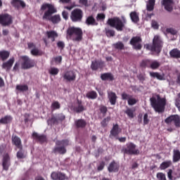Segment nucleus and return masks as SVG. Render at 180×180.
Here are the masks:
<instances>
[{
	"mask_svg": "<svg viewBox=\"0 0 180 180\" xmlns=\"http://www.w3.org/2000/svg\"><path fill=\"white\" fill-rule=\"evenodd\" d=\"M46 9L48 10L46 11ZM41 11H46L42 17L43 20H49L53 25H57L61 22V17L60 15H54V13H57V8L54 7V5L50 4H44L41 6Z\"/></svg>",
	"mask_w": 180,
	"mask_h": 180,
	"instance_id": "obj_1",
	"label": "nucleus"
},
{
	"mask_svg": "<svg viewBox=\"0 0 180 180\" xmlns=\"http://www.w3.org/2000/svg\"><path fill=\"white\" fill-rule=\"evenodd\" d=\"M162 46H164V41H162L161 37L155 35L153 39V44H146L144 47L148 51L160 54L162 50Z\"/></svg>",
	"mask_w": 180,
	"mask_h": 180,
	"instance_id": "obj_2",
	"label": "nucleus"
},
{
	"mask_svg": "<svg viewBox=\"0 0 180 180\" xmlns=\"http://www.w3.org/2000/svg\"><path fill=\"white\" fill-rule=\"evenodd\" d=\"M152 108L158 113H164L165 112V106H167V99L161 98L160 95L157 96V99L154 97L150 98Z\"/></svg>",
	"mask_w": 180,
	"mask_h": 180,
	"instance_id": "obj_3",
	"label": "nucleus"
},
{
	"mask_svg": "<svg viewBox=\"0 0 180 180\" xmlns=\"http://www.w3.org/2000/svg\"><path fill=\"white\" fill-rule=\"evenodd\" d=\"M67 37L72 41H82L84 32L82 29L77 27H69L66 32Z\"/></svg>",
	"mask_w": 180,
	"mask_h": 180,
	"instance_id": "obj_4",
	"label": "nucleus"
},
{
	"mask_svg": "<svg viewBox=\"0 0 180 180\" xmlns=\"http://www.w3.org/2000/svg\"><path fill=\"white\" fill-rule=\"evenodd\" d=\"M127 23L126 19H123V21L120 18H109L107 21V24L111 27H115L117 32H123L124 29V25Z\"/></svg>",
	"mask_w": 180,
	"mask_h": 180,
	"instance_id": "obj_5",
	"label": "nucleus"
},
{
	"mask_svg": "<svg viewBox=\"0 0 180 180\" xmlns=\"http://www.w3.org/2000/svg\"><path fill=\"white\" fill-rule=\"evenodd\" d=\"M56 147L53 148L52 153L54 154H60L62 155H64L67 153V149L65 147H68V146H70V140L68 139H63V140H58L56 142Z\"/></svg>",
	"mask_w": 180,
	"mask_h": 180,
	"instance_id": "obj_6",
	"label": "nucleus"
},
{
	"mask_svg": "<svg viewBox=\"0 0 180 180\" xmlns=\"http://www.w3.org/2000/svg\"><path fill=\"white\" fill-rule=\"evenodd\" d=\"M21 70H30L36 66V61L27 56H20Z\"/></svg>",
	"mask_w": 180,
	"mask_h": 180,
	"instance_id": "obj_7",
	"label": "nucleus"
},
{
	"mask_svg": "<svg viewBox=\"0 0 180 180\" xmlns=\"http://www.w3.org/2000/svg\"><path fill=\"white\" fill-rule=\"evenodd\" d=\"M126 146L127 148H124L122 150L124 154H127V155H139L140 154V150L136 148V146L133 142H129Z\"/></svg>",
	"mask_w": 180,
	"mask_h": 180,
	"instance_id": "obj_8",
	"label": "nucleus"
},
{
	"mask_svg": "<svg viewBox=\"0 0 180 180\" xmlns=\"http://www.w3.org/2000/svg\"><path fill=\"white\" fill-rule=\"evenodd\" d=\"M84 18V11L81 8H75L70 14V19L74 23H79L82 22Z\"/></svg>",
	"mask_w": 180,
	"mask_h": 180,
	"instance_id": "obj_9",
	"label": "nucleus"
},
{
	"mask_svg": "<svg viewBox=\"0 0 180 180\" xmlns=\"http://www.w3.org/2000/svg\"><path fill=\"white\" fill-rule=\"evenodd\" d=\"M13 23V18L8 13L0 14V25L1 26H11Z\"/></svg>",
	"mask_w": 180,
	"mask_h": 180,
	"instance_id": "obj_10",
	"label": "nucleus"
},
{
	"mask_svg": "<svg viewBox=\"0 0 180 180\" xmlns=\"http://www.w3.org/2000/svg\"><path fill=\"white\" fill-rule=\"evenodd\" d=\"M165 123L166 124H171V123H173L176 129H179L180 116L178 115H172L165 120Z\"/></svg>",
	"mask_w": 180,
	"mask_h": 180,
	"instance_id": "obj_11",
	"label": "nucleus"
},
{
	"mask_svg": "<svg viewBox=\"0 0 180 180\" xmlns=\"http://www.w3.org/2000/svg\"><path fill=\"white\" fill-rule=\"evenodd\" d=\"M142 41H143V39H141V37L136 36V37H133L129 41V44L132 46L134 50H141V49H143V45L141 44Z\"/></svg>",
	"mask_w": 180,
	"mask_h": 180,
	"instance_id": "obj_12",
	"label": "nucleus"
},
{
	"mask_svg": "<svg viewBox=\"0 0 180 180\" xmlns=\"http://www.w3.org/2000/svg\"><path fill=\"white\" fill-rule=\"evenodd\" d=\"M1 166L3 167V171H9V167H11V156L9 153H5L3 155Z\"/></svg>",
	"mask_w": 180,
	"mask_h": 180,
	"instance_id": "obj_13",
	"label": "nucleus"
},
{
	"mask_svg": "<svg viewBox=\"0 0 180 180\" xmlns=\"http://www.w3.org/2000/svg\"><path fill=\"white\" fill-rule=\"evenodd\" d=\"M51 178L53 180H68V176L61 172H53Z\"/></svg>",
	"mask_w": 180,
	"mask_h": 180,
	"instance_id": "obj_14",
	"label": "nucleus"
},
{
	"mask_svg": "<svg viewBox=\"0 0 180 180\" xmlns=\"http://www.w3.org/2000/svg\"><path fill=\"white\" fill-rule=\"evenodd\" d=\"M162 5L165 6V11H167V12H172V11H174V5H175V3L174 2V0H162Z\"/></svg>",
	"mask_w": 180,
	"mask_h": 180,
	"instance_id": "obj_15",
	"label": "nucleus"
},
{
	"mask_svg": "<svg viewBox=\"0 0 180 180\" xmlns=\"http://www.w3.org/2000/svg\"><path fill=\"white\" fill-rule=\"evenodd\" d=\"M14 63H15V58H11L6 62L3 63L1 65V68L3 70H6V71L8 72V71H11V69L12 68V66L13 65Z\"/></svg>",
	"mask_w": 180,
	"mask_h": 180,
	"instance_id": "obj_16",
	"label": "nucleus"
},
{
	"mask_svg": "<svg viewBox=\"0 0 180 180\" xmlns=\"http://www.w3.org/2000/svg\"><path fill=\"white\" fill-rule=\"evenodd\" d=\"M32 137L34 140H37V141H39L41 144L47 141V136L46 135H39L37 132H33Z\"/></svg>",
	"mask_w": 180,
	"mask_h": 180,
	"instance_id": "obj_17",
	"label": "nucleus"
},
{
	"mask_svg": "<svg viewBox=\"0 0 180 180\" xmlns=\"http://www.w3.org/2000/svg\"><path fill=\"white\" fill-rule=\"evenodd\" d=\"M77 78V75L73 71H67L63 75V79L68 81V82H71V81H74Z\"/></svg>",
	"mask_w": 180,
	"mask_h": 180,
	"instance_id": "obj_18",
	"label": "nucleus"
},
{
	"mask_svg": "<svg viewBox=\"0 0 180 180\" xmlns=\"http://www.w3.org/2000/svg\"><path fill=\"white\" fill-rule=\"evenodd\" d=\"M103 61L96 60L91 62V68L92 71H97L99 68H103Z\"/></svg>",
	"mask_w": 180,
	"mask_h": 180,
	"instance_id": "obj_19",
	"label": "nucleus"
},
{
	"mask_svg": "<svg viewBox=\"0 0 180 180\" xmlns=\"http://www.w3.org/2000/svg\"><path fill=\"white\" fill-rule=\"evenodd\" d=\"M108 98L110 105H116V102H117V95H116V93L112 91H108Z\"/></svg>",
	"mask_w": 180,
	"mask_h": 180,
	"instance_id": "obj_20",
	"label": "nucleus"
},
{
	"mask_svg": "<svg viewBox=\"0 0 180 180\" xmlns=\"http://www.w3.org/2000/svg\"><path fill=\"white\" fill-rule=\"evenodd\" d=\"M11 4L16 9H19L20 7L22 8H26V3L22 0H12Z\"/></svg>",
	"mask_w": 180,
	"mask_h": 180,
	"instance_id": "obj_21",
	"label": "nucleus"
},
{
	"mask_svg": "<svg viewBox=\"0 0 180 180\" xmlns=\"http://www.w3.org/2000/svg\"><path fill=\"white\" fill-rule=\"evenodd\" d=\"M85 24L87 26H98V22H96V20L95 19V17L94 15H89L86 20H85Z\"/></svg>",
	"mask_w": 180,
	"mask_h": 180,
	"instance_id": "obj_22",
	"label": "nucleus"
},
{
	"mask_svg": "<svg viewBox=\"0 0 180 180\" xmlns=\"http://www.w3.org/2000/svg\"><path fill=\"white\" fill-rule=\"evenodd\" d=\"M12 144L15 146L17 148H23V145H22V140L18 136H12Z\"/></svg>",
	"mask_w": 180,
	"mask_h": 180,
	"instance_id": "obj_23",
	"label": "nucleus"
},
{
	"mask_svg": "<svg viewBox=\"0 0 180 180\" xmlns=\"http://www.w3.org/2000/svg\"><path fill=\"white\" fill-rule=\"evenodd\" d=\"M75 126L77 129H85L86 127V121L84 119L76 120Z\"/></svg>",
	"mask_w": 180,
	"mask_h": 180,
	"instance_id": "obj_24",
	"label": "nucleus"
},
{
	"mask_svg": "<svg viewBox=\"0 0 180 180\" xmlns=\"http://www.w3.org/2000/svg\"><path fill=\"white\" fill-rule=\"evenodd\" d=\"M108 171V172H117L119 171V165L115 160L110 163Z\"/></svg>",
	"mask_w": 180,
	"mask_h": 180,
	"instance_id": "obj_25",
	"label": "nucleus"
},
{
	"mask_svg": "<svg viewBox=\"0 0 180 180\" xmlns=\"http://www.w3.org/2000/svg\"><path fill=\"white\" fill-rule=\"evenodd\" d=\"M46 36L48 39H51V41H56V39L58 37V33L54 30L47 31Z\"/></svg>",
	"mask_w": 180,
	"mask_h": 180,
	"instance_id": "obj_26",
	"label": "nucleus"
},
{
	"mask_svg": "<svg viewBox=\"0 0 180 180\" xmlns=\"http://www.w3.org/2000/svg\"><path fill=\"white\" fill-rule=\"evenodd\" d=\"M13 117L11 115H6L0 119V124H9L12 122Z\"/></svg>",
	"mask_w": 180,
	"mask_h": 180,
	"instance_id": "obj_27",
	"label": "nucleus"
},
{
	"mask_svg": "<svg viewBox=\"0 0 180 180\" xmlns=\"http://www.w3.org/2000/svg\"><path fill=\"white\" fill-rule=\"evenodd\" d=\"M120 131H122V129L119 128V124H116L113 125L112 129L110 131L111 136H113V137H116V136H119Z\"/></svg>",
	"mask_w": 180,
	"mask_h": 180,
	"instance_id": "obj_28",
	"label": "nucleus"
},
{
	"mask_svg": "<svg viewBox=\"0 0 180 180\" xmlns=\"http://www.w3.org/2000/svg\"><path fill=\"white\" fill-rule=\"evenodd\" d=\"M73 110L76 112V113H81V112H84L85 110V108L82 105V101L77 100V106L73 108Z\"/></svg>",
	"mask_w": 180,
	"mask_h": 180,
	"instance_id": "obj_29",
	"label": "nucleus"
},
{
	"mask_svg": "<svg viewBox=\"0 0 180 180\" xmlns=\"http://www.w3.org/2000/svg\"><path fill=\"white\" fill-rule=\"evenodd\" d=\"M150 76L152 77V78H157L159 81H164V79H165L164 74L161 75L158 72H150Z\"/></svg>",
	"mask_w": 180,
	"mask_h": 180,
	"instance_id": "obj_30",
	"label": "nucleus"
},
{
	"mask_svg": "<svg viewBox=\"0 0 180 180\" xmlns=\"http://www.w3.org/2000/svg\"><path fill=\"white\" fill-rule=\"evenodd\" d=\"M101 78L102 81H113L115 79V77H113V75H112L110 72H106L101 74Z\"/></svg>",
	"mask_w": 180,
	"mask_h": 180,
	"instance_id": "obj_31",
	"label": "nucleus"
},
{
	"mask_svg": "<svg viewBox=\"0 0 180 180\" xmlns=\"http://www.w3.org/2000/svg\"><path fill=\"white\" fill-rule=\"evenodd\" d=\"M9 56H11V53L8 51H0V60L1 61H6L8 58H9Z\"/></svg>",
	"mask_w": 180,
	"mask_h": 180,
	"instance_id": "obj_32",
	"label": "nucleus"
},
{
	"mask_svg": "<svg viewBox=\"0 0 180 180\" xmlns=\"http://www.w3.org/2000/svg\"><path fill=\"white\" fill-rule=\"evenodd\" d=\"M173 162H179L180 161V151L179 149L173 150Z\"/></svg>",
	"mask_w": 180,
	"mask_h": 180,
	"instance_id": "obj_33",
	"label": "nucleus"
},
{
	"mask_svg": "<svg viewBox=\"0 0 180 180\" xmlns=\"http://www.w3.org/2000/svg\"><path fill=\"white\" fill-rule=\"evenodd\" d=\"M154 6H155V0H148L146 4V11L148 12H153L154 11Z\"/></svg>",
	"mask_w": 180,
	"mask_h": 180,
	"instance_id": "obj_34",
	"label": "nucleus"
},
{
	"mask_svg": "<svg viewBox=\"0 0 180 180\" xmlns=\"http://www.w3.org/2000/svg\"><path fill=\"white\" fill-rule=\"evenodd\" d=\"M169 56L172 58H180V51L178 49H174L169 51Z\"/></svg>",
	"mask_w": 180,
	"mask_h": 180,
	"instance_id": "obj_35",
	"label": "nucleus"
},
{
	"mask_svg": "<svg viewBox=\"0 0 180 180\" xmlns=\"http://www.w3.org/2000/svg\"><path fill=\"white\" fill-rule=\"evenodd\" d=\"M130 18L131 21L134 23H138V22L140 21V18H139V14H137V12L136 11H132L129 14Z\"/></svg>",
	"mask_w": 180,
	"mask_h": 180,
	"instance_id": "obj_36",
	"label": "nucleus"
},
{
	"mask_svg": "<svg viewBox=\"0 0 180 180\" xmlns=\"http://www.w3.org/2000/svg\"><path fill=\"white\" fill-rule=\"evenodd\" d=\"M15 89L20 92H26V91H29V86L27 84H18Z\"/></svg>",
	"mask_w": 180,
	"mask_h": 180,
	"instance_id": "obj_37",
	"label": "nucleus"
},
{
	"mask_svg": "<svg viewBox=\"0 0 180 180\" xmlns=\"http://www.w3.org/2000/svg\"><path fill=\"white\" fill-rule=\"evenodd\" d=\"M136 112L135 110H133L131 108H127V110L124 111L125 115L128 116L129 119H134V112Z\"/></svg>",
	"mask_w": 180,
	"mask_h": 180,
	"instance_id": "obj_38",
	"label": "nucleus"
},
{
	"mask_svg": "<svg viewBox=\"0 0 180 180\" xmlns=\"http://www.w3.org/2000/svg\"><path fill=\"white\" fill-rule=\"evenodd\" d=\"M161 67V63L158 62V60H153L150 62V68L151 70H158Z\"/></svg>",
	"mask_w": 180,
	"mask_h": 180,
	"instance_id": "obj_39",
	"label": "nucleus"
},
{
	"mask_svg": "<svg viewBox=\"0 0 180 180\" xmlns=\"http://www.w3.org/2000/svg\"><path fill=\"white\" fill-rule=\"evenodd\" d=\"M172 165V161L167 160L160 164V168L161 169H167V168H169Z\"/></svg>",
	"mask_w": 180,
	"mask_h": 180,
	"instance_id": "obj_40",
	"label": "nucleus"
},
{
	"mask_svg": "<svg viewBox=\"0 0 180 180\" xmlns=\"http://www.w3.org/2000/svg\"><path fill=\"white\" fill-rule=\"evenodd\" d=\"M20 149L16 154V157L17 158H18V160H23V158H26V153H25V150L22 148H18Z\"/></svg>",
	"mask_w": 180,
	"mask_h": 180,
	"instance_id": "obj_41",
	"label": "nucleus"
},
{
	"mask_svg": "<svg viewBox=\"0 0 180 180\" xmlns=\"http://www.w3.org/2000/svg\"><path fill=\"white\" fill-rule=\"evenodd\" d=\"M86 96L88 99H96L98 98V93L95 91H89Z\"/></svg>",
	"mask_w": 180,
	"mask_h": 180,
	"instance_id": "obj_42",
	"label": "nucleus"
},
{
	"mask_svg": "<svg viewBox=\"0 0 180 180\" xmlns=\"http://www.w3.org/2000/svg\"><path fill=\"white\" fill-rule=\"evenodd\" d=\"M31 54L32 56L37 57V56H43V52L39 50V48L35 47L31 50Z\"/></svg>",
	"mask_w": 180,
	"mask_h": 180,
	"instance_id": "obj_43",
	"label": "nucleus"
},
{
	"mask_svg": "<svg viewBox=\"0 0 180 180\" xmlns=\"http://www.w3.org/2000/svg\"><path fill=\"white\" fill-rule=\"evenodd\" d=\"M61 108V105L58 101H53L51 105V110H57Z\"/></svg>",
	"mask_w": 180,
	"mask_h": 180,
	"instance_id": "obj_44",
	"label": "nucleus"
},
{
	"mask_svg": "<svg viewBox=\"0 0 180 180\" xmlns=\"http://www.w3.org/2000/svg\"><path fill=\"white\" fill-rule=\"evenodd\" d=\"M115 30L105 28V34L107 37H113L115 36Z\"/></svg>",
	"mask_w": 180,
	"mask_h": 180,
	"instance_id": "obj_45",
	"label": "nucleus"
},
{
	"mask_svg": "<svg viewBox=\"0 0 180 180\" xmlns=\"http://www.w3.org/2000/svg\"><path fill=\"white\" fill-rule=\"evenodd\" d=\"M114 47L117 50H123V49H124V44L122 41H118L116 44H114Z\"/></svg>",
	"mask_w": 180,
	"mask_h": 180,
	"instance_id": "obj_46",
	"label": "nucleus"
},
{
	"mask_svg": "<svg viewBox=\"0 0 180 180\" xmlns=\"http://www.w3.org/2000/svg\"><path fill=\"white\" fill-rule=\"evenodd\" d=\"M109 122H110V117H107L102 120V122H101V124L103 127H106Z\"/></svg>",
	"mask_w": 180,
	"mask_h": 180,
	"instance_id": "obj_47",
	"label": "nucleus"
},
{
	"mask_svg": "<svg viewBox=\"0 0 180 180\" xmlns=\"http://www.w3.org/2000/svg\"><path fill=\"white\" fill-rule=\"evenodd\" d=\"M136 77L141 84H144V82L146 81V73H141Z\"/></svg>",
	"mask_w": 180,
	"mask_h": 180,
	"instance_id": "obj_48",
	"label": "nucleus"
},
{
	"mask_svg": "<svg viewBox=\"0 0 180 180\" xmlns=\"http://www.w3.org/2000/svg\"><path fill=\"white\" fill-rule=\"evenodd\" d=\"M99 110L101 113H102L103 116H106V113H108V107L105 105H101Z\"/></svg>",
	"mask_w": 180,
	"mask_h": 180,
	"instance_id": "obj_49",
	"label": "nucleus"
},
{
	"mask_svg": "<svg viewBox=\"0 0 180 180\" xmlns=\"http://www.w3.org/2000/svg\"><path fill=\"white\" fill-rule=\"evenodd\" d=\"M121 98H122V101H129V99L130 98H133V96L124 92L121 94Z\"/></svg>",
	"mask_w": 180,
	"mask_h": 180,
	"instance_id": "obj_50",
	"label": "nucleus"
},
{
	"mask_svg": "<svg viewBox=\"0 0 180 180\" xmlns=\"http://www.w3.org/2000/svg\"><path fill=\"white\" fill-rule=\"evenodd\" d=\"M58 72H60V70L57 68H51L49 70V74H51V75H57Z\"/></svg>",
	"mask_w": 180,
	"mask_h": 180,
	"instance_id": "obj_51",
	"label": "nucleus"
},
{
	"mask_svg": "<svg viewBox=\"0 0 180 180\" xmlns=\"http://www.w3.org/2000/svg\"><path fill=\"white\" fill-rule=\"evenodd\" d=\"M156 177L158 180H167V177L165 176V174L162 172H159L157 174Z\"/></svg>",
	"mask_w": 180,
	"mask_h": 180,
	"instance_id": "obj_52",
	"label": "nucleus"
},
{
	"mask_svg": "<svg viewBox=\"0 0 180 180\" xmlns=\"http://www.w3.org/2000/svg\"><path fill=\"white\" fill-rule=\"evenodd\" d=\"M137 103V99L133 97H130V98L128 100V105L129 106H133V105H136Z\"/></svg>",
	"mask_w": 180,
	"mask_h": 180,
	"instance_id": "obj_53",
	"label": "nucleus"
},
{
	"mask_svg": "<svg viewBox=\"0 0 180 180\" xmlns=\"http://www.w3.org/2000/svg\"><path fill=\"white\" fill-rule=\"evenodd\" d=\"M79 4L82 5V6H85V8H88V6H89L88 0H79Z\"/></svg>",
	"mask_w": 180,
	"mask_h": 180,
	"instance_id": "obj_54",
	"label": "nucleus"
},
{
	"mask_svg": "<svg viewBox=\"0 0 180 180\" xmlns=\"http://www.w3.org/2000/svg\"><path fill=\"white\" fill-rule=\"evenodd\" d=\"M166 32L167 33H170V34H173V35H175L178 33V32L174 28H167L166 30Z\"/></svg>",
	"mask_w": 180,
	"mask_h": 180,
	"instance_id": "obj_55",
	"label": "nucleus"
},
{
	"mask_svg": "<svg viewBox=\"0 0 180 180\" xmlns=\"http://www.w3.org/2000/svg\"><path fill=\"white\" fill-rule=\"evenodd\" d=\"M150 122V120L148 119V114L146 113L143 115V124L146 126V124H148Z\"/></svg>",
	"mask_w": 180,
	"mask_h": 180,
	"instance_id": "obj_56",
	"label": "nucleus"
},
{
	"mask_svg": "<svg viewBox=\"0 0 180 180\" xmlns=\"http://www.w3.org/2000/svg\"><path fill=\"white\" fill-rule=\"evenodd\" d=\"M57 46L58 49H61V50H64V48L65 47V44L63 41H59L57 42Z\"/></svg>",
	"mask_w": 180,
	"mask_h": 180,
	"instance_id": "obj_57",
	"label": "nucleus"
},
{
	"mask_svg": "<svg viewBox=\"0 0 180 180\" xmlns=\"http://www.w3.org/2000/svg\"><path fill=\"white\" fill-rule=\"evenodd\" d=\"M105 15L104 13H98L96 16V20H105Z\"/></svg>",
	"mask_w": 180,
	"mask_h": 180,
	"instance_id": "obj_58",
	"label": "nucleus"
},
{
	"mask_svg": "<svg viewBox=\"0 0 180 180\" xmlns=\"http://www.w3.org/2000/svg\"><path fill=\"white\" fill-rule=\"evenodd\" d=\"M103 168H105V162L102 161L97 167L98 171H103Z\"/></svg>",
	"mask_w": 180,
	"mask_h": 180,
	"instance_id": "obj_59",
	"label": "nucleus"
},
{
	"mask_svg": "<svg viewBox=\"0 0 180 180\" xmlns=\"http://www.w3.org/2000/svg\"><path fill=\"white\" fill-rule=\"evenodd\" d=\"M148 63H150V60H142L140 65H141V67L146 68V67H147V64H148Z\"/></svg>",
	"mask_w": 180,
	"mask_h": 180,
	"instance_id": "obj_60",
	"label": "nucleus"
},
{
	"mask_svg": "<svg viewBox=\"0 0 180 180\" xmlns=\"http://www.w3.org/2000/svg\"><path fill=\"white\" fill-rule=\"evenodd\" d=\"M54 61L56 63H61V61H63V57L61 56H57V57H55L53 58Z\"/></svg>",
	"mask_w": 180,
	"mask_h": 180,
	"instance_id": "obj_61",
	"label": "nucleus"
},
{
	"mask_svg": "<svg viewBox=\"0 0 180 180\" xmlns=\"http://www.w3.org/2000/svg\"><path fill=\"white\" fill-rule=\"evenodd\" d=\"M58 120H60V122H63V120H65V115L64 114H58Z\"/></svg>",
	"mask_w": 180,
	"mask_h": 180,
	"instance_id": "obj_62",
	"label": "nucleus"
},
{
	"mask_svg": "<svg viewBox=\"0 0 180 180\" xmlns=\"http://www.w3.org/2000/svg\"><path fill=\"white\" fill-rule=\"evenodd\" d=\"M62 16L65 20H68V11H63Z\"/></svg>",
	"mask_w": 180,
	"mask_h": 180,
	"instance_id": "obj_63",
	"label": "nucleus"
},
{
	"mask_svg": "<svg viewBox=\"0 0 180 180\" xmlns=\"http://www.w3.org/2000/svg\"><path fill=\"white\" fill-rule=\"evenodd\" d=\"M19 65H20L19 62L15 63L13 66V71H19Z\"/></svg>",
	"mask_w": 180,
	"mask_h": 180,
	"instance_id": "obj_64",
	"label": "nucleus"
}]
</instances>
